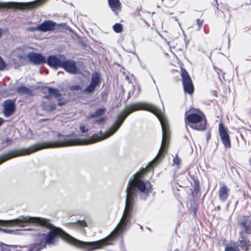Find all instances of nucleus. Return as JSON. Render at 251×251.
<instances>
[{
	"mask_svg": "<svg viewBox=\"0 0 251 251\" xmlns=\"http://www.w3.org/2000/svg\"><path fill=\"white\" fill-rule=\"evenodd\" d=\"M3 122V120L0 118V126L2 124V123Z\"/></svg>",
	"mask_w": 251,
	"mask_h": 251,
	"instance_id": "obj_39",
	"label": "nucleus"
},
{
	"mask_svg": "<svg viewBox=\"0 0 251 251\" xmlns=\"http://www.w3.org/2000/svg\"><path fill=\"white\" fill-rule=\"evenodd\" d=\"M81 87L78 85L73 86L71 87L72 90L79 91L81 90Z\"/></svg>",
	"mask_w": 251,
	"mask_h": 251,
	"instance_id": "obj_31",
	"label": "nucleus"
},
{
	"mask_svg": "<svg viewBox=\"0 0 251 251\" xmlns=\"http://www.w3.org/2000/svg\"><path fill=\"white\" fill-rule=\"evenodd\" d=\"M80 130L82 133H85L88 131V128L84 125H81L79 127Z\"/></svg>",
	"mask_w": 251,
	"mask_h": 251,
	"instance_id": "obj_29",
	"label": "nucleus"
},
{
	"mask_svg": "<svg viewBox=\"0 0 251 251\" xmlns=\"http://www.w3.org/2000/svg\"><path fill=\"white\" fill-rule=\"evenodd\" d=\"M20 222V217L17 219L11 220H0V225L5 226H19Z\"/></svg>",
	"mask_w": 251,
	"mask_h": 251,
	"instance_id": "obj_16",
	"label": "nucleus"
},
{
	"mask_svg": "<svg viewBox=\"0 0 251 251\" xmlns=\"http://www.w3.org/2000/svg\"><path fill=\"white\" fill-rule=\"evenodd\" d=\"M43 109L47 111H53L56 109V105L54 103H50L49 104L44 103L42 105Z\"/></svg>",
	"mask_w": 251,
	"mask_h": 251,
	"instance_id": "obj_21",
	"label": "nucleus"
},
{
	"mask_svg": "<svg viewBox=\"0 0 251 251\" xmlns=\"http://www.w3.org/2000/svg\"><path fill=\"white\" fill-rule=\"evenodd\" d=\"M65 57L64 55H50L46 61L48 65L54 69H57L61 67L63 60H65Z\"/></svg>",
	"mask_w": 251,
	"mask_h": 251,
	"instance_id": "obj_7",
	"label": "nucleus"
},
{
	"mask_svg": "<svg viewBox=\"0 0 251 251\" xmlns=\"http://www.w3.org/2000/svg\"><path fill=\"white\" fill-rule=\"evenodd\" d=\"M219 133L220 139L223 144L226 148L231 147V143L229 135L227 129L224 126L222 123L219 125Z\"/></svg>",
	"mask_w": 251,
	"mask_h": 251,
	"instance_id": "obj_5",
	"label": "nucleus"
},
{
	"mask_svg": "<svg viewBox=\"0 0 251 251\" xmlns=\"http://www.w3.org/2000/svg\"><path fill=\"white\" fill-rule=\"evenodd\" d=\"M209 137H210V134L209 133L208 136H207V138H209Z\"/></svg>",
	"mask_w": 251,
	"mask_h": 251,
	"instance_id": "obj_43",
	"label": "nucleus"
},
{
	"mask_svg": "<svg viewBox=\"0 0 251 251\" xmlns=\"http://www.w3.org/2000/svg\"><path fill=\"white\" fill-rule=\"evenodd\" d=\"M216 2V3H217V6H218V2H217V0H215ZM217 8L218 9V7H217Z\"/></svg>",
	"mask_w": 251,
	"mask_h": 251,
	"instance_id": "obj_41",
	"label": "nucleus"
},
{
	"mask_svg": "<svg viewBox=\"0 0 251 251\" xmlns=\"http://www.w3.org/2000/svg\"><path fill=\"white\" fill-rule=\"evenodd\" d=\"M5 67V64L2 58L0 56V71L3 70Z\"/></svg>",
	"mask_w": 251,
	"mask_h": 251,
	"instance_id": "obj_25",
	"label": "nucleus"
},
{
	"mask_svg": "<svg viewBox=\"0 0 251 251\" xmlns=\"http://www.w3.org/2000/svg\"><path fill=\"white\" fill-rule=\"evenodd\" d=\"M149 171V164L146 168H143L141 172H137L130 178L126 189V206L123 216L111 234L101 240L94 242L80 241L72 236L61 228L54 226L49 219L40 217L21 216L19 226L23 227L27 225H40L48 228L49 231L44 234V246L58 245L59 241V236H61L70 244L81 248L85 251H92L101 249L105 246L112 245L114 240L131 226L133 203L134 198L137 195V189L141 192H144L148 186V184L146 185L140 178L143 177L145 174Z\"/></svg>",
	"mask_w": 251,
	"mask_h": 251,
	"instance_id": "obj_1",
	"label": "nucleus"
},
{
	"mask_svg": "<svg viewBox=\"0 0 251 251\" xmlns=\"http://www.w3.org/2000/svg\"><path fill=\"white\" fill-rule=\"evenodd\" d=\"M199 186L198 185H195L194 186V191L195 192H197L199 190Z\"/></svg>",
	"mask_w": 251,
	"mask_h": 251,
	"instance_id": "obj_35",
	"label": "nucleus"
},
{
	"mask_svg": "<svg viewBox=\"0 0 251 251\" xmlns=\"http://www.w3.org/2000/svg\"><path fill=\"white\" fill-rule=\"evenodd\" d=\"M0 230H2L3 232H9L10 231L8 229H2V228H0Z\"/></svg>",
	"mask_w": 251,
	"mask_h": 251,
	"instance_id": "obj_37",
	"label": "nucleus"
},
{
	"mask_svg": "<svg viewBox=\"0 0 251 251\" xmlns=\"http://www.w3.org/2000/svg\"><path fill=\"white\" fill-rule=\"evenodd\" d=\"M57 24L56 23L50 21L46 20L39 25L40 31L46 32L51 31L55 29Z\"/></svg>",
	"mask_w": 251,
	"mask_h": 251,
	"instance_id": "obj_13",
	"label": "nucleus"
},
{
	"mask_svg": "<svg viewBox=\"0 0 251 251\" xmlns=\"http://www.w3.org/2000/svg\"><path fill=\"white\" fill-rule=\"evenodd\" d=\"M181 76L185 93L192 94L194 91V87L190 76L186 70L181 69Z\"/></svg>",
	"mask_w": 251,
	"mask_h": 251,
	"instance_id": "obj_4",
	"label": "nucleus"
},
{
	"mask_svg": "<svg viewBox=\"0 0 251 251\" xmlns=\"http://www.w3.org/2000/svg\"><path fill=\"white\" fill-rule=\"evenodd\" d=\"M223 78H224V74L223 75Z\"/></svg>",
	"mask_w": 251,
	"mask_h": 251,
	"instance_id": "obj_44",
	"label": "nucleus"
},
{
	"mask_svg": "<svg viewBox=\"0 0 251 251\" xmlns=\"http://www.w3.org/2000/svg\"><path fill=\"white\" fill-rule=\"evenodd\" d=\"M61 68L72 74H75L77 73L78 70L75 62L72 60H63Z\"/></svg>",
	"mask_w": 251,
	"mask_h": 251,
	"instance_id": "obj_11",
	"label": "nucleus"
},
{
	"mask_svg": "<svg viewBox=\"0 0 251 251\" xmlns=\"http://www.w3.org/2000/svg\"><path fill=\"white\" fill-rule=\"evenodd\" d=\"M202 23H203V20H201L199 19L197 20V24L199 25L198 30L200 29Z\"/></svg>",
	"mask_w": 251,
	"mask_h": 251,
	"instance_id": "obj_33",
	"label": "nucleus"
},
{
	"mask_svg": "<svg viewBox=\"0 0 251 251\" xmlns=\"http://www.w3.org/2000/svg\"><path fill=\"white\" fill-rule=\"evenodd\" d=\"M33 134L32 130L30 128H28L27 133H26V137L28 139H31L33 137Z\"/></svg>",
	"mask_w": 251,
	"mask_h": 251,
	"instance_id": "obj_26",
	"label": "nucleus"
},
{
	"mask_svg": "<svg viewBox=\"0 0 251 251\" xmlns=\"http://www.w3.org/2000/svg\"><path fill=\"white\" fill-rule=\"evenodd\" d=\"M46 89L48 91L49 95L44 96L45 98L48 99L50 98V96H54L56 98H59L61 96V94L59 90L57 89L52 88L50 87H47Z\"/></svg>",
	"mask_w": 251,
	"mask_h": 251,
	"instance_id": "obj_17",
	"label": "nucleus"
},
{
	"mask_svg": "<svg viewBox=\"0 0 251 251\" xmlns=\"http://www.w3.org/2000/svg\"><path fill=\"white\" fill-rule=\"evenodd\" d=\"M180 159L178 157L177 155H176L175 158L174 159V162L175 164L178 165L180 162Z\"/></svg>",
	"mask_w": 251,
	"mask_h": 251,
	"instance_id": "obj_30",
	"label": "nucleus"
},
{
	"mask_svg": "<svg viewBox=\"0 0 251 251\" xmlns=\"http://www.w3.org/2000/svg\"><path fill=\"white\" fill-rule=\"evenodd\" d=\"M217 73H218V74L219 75V77H220V73L219 72H218Z\"/></svg>",
	"mask_w": 251,
	"mask_h": 251,
	"instance_id": "obj_42",
	"label": "nucleus"
},
{
	"mask_svg": "<svg viewBox=\"0 0 251 251\" xmlns=\"http://www.w3.org/2000/svg\"><path fill=\"white\" fill-rule=\"evenodd\" d=\"M27 57L35 65H40L46 62L45 57L40 53L30 52L27 54Z\"/></svg>",
	"mask_w": 251,
	"mask_h": 251,
	"instance_id": "obj_12",
	"label": "nucleus"
},
{
	"mask_svg": "<svg viewBox=\"0 0 251 251\" xmlns=\"http://www.w3.org/2000/svg\"><path fill=\"white\" fill-rule=\"evenodd\" d=\"M123 25L120 23H116L113 26L114 31L117 33H121L123 31Z\"/></svg>",
	"mask_w": 251,
	"mask_h": 251,
	"instance_id": "obj_22",
	"label": "nucleus"
},
{
	"mask_svg": "<svg viewBox=\"0 0 251 251\" xmlns=\"http://www.w3.org/2000/svg\"><path fill=\"white\" fill-rule=\"evenodd\" d=\"M173 18L174 19V20L176 21H177L178 23V25H179V26H181V24L180 23L178 22V20H177V18L176 17H173Z\"/></svg>",
	"mask_w": 251,
	"mask_h": 251,
	"instance_id": "obj_38",
	"label": "nucleus"
},
{
	"mask_svg": "<svg viewBox=\"0 0 251 251\" xmlns=\"http://www.w3.org/2000/svg\"><path fill=\"white\" fill-rule=\"evenodd\" d=\"M185 120L188 123V125L192 128L203 130L206 127V120L205 115L202 113H185Z\"/></svg>",
	"mask_w": 251,
	"mask_h": 251,
	"instance_id": "obj_2",
	"label": "nucleus"
},
{
	"mask_svg": "<svg viewBox=\"0 0 251 251\" xmlns=\"http://www.w3.org/2000/svg\"><path fill=\"white\" fill-rule=\"evenodd\" d=\"M230 194V189L225 183H220L218 190V198L221 202H225L228 199Z\"/></svg>",
	"mask_w": 251,
	"mask_h": 251,
	"instance_id": "obj_10",
	"label": "nucleus"
},
{
	"mask_svg": "<svg viewBox=\"0 0 251 251\" xmlns=\"http://www.w3.org/2000/svg\"><path fill=\"white\" fill-rule=\"evenodd\" d=\"M70 226L75 227L77 226L85 227L87 226V224L84 220H79L76 223H71L69 224Z\"/></svg>",
	"mask_w": 251,
	"mask_h": 251,
	"instance_id": "obj_20",
	"label": "nucleus"
},
{
	"mask_svg": "<svg viewBox=\"0 0 251 251\" xmlns=\"http://www.w3.org/2000/svg\"><path fill=\"white\" fill-rule=\"evenodd\" d=\"M58 105L60 106L64 105L65 104V101L63 98H58Z\"/></svg>",
	"mask_w": 251,
	"mask_h": 251,
	"instance_id": "obj_28",
	"label": "nucleus"
},
{
	"mask_svg": "<svg viewBox=\"0 0 251 251\" xmlns=\"http://www.w3.org/2000/svg\"><path fill=\"white\" fill-rule=\"evenodd\" d=\"M7 248V246L5 244H1L0 245V248L1 249V251H5L4 250V248Z\"/></svg>",
	"mask_w": 251,
	"mask_h": 251,
	"instance_id": "obj_34",
	"label": "nucleus"
},
{
	"mask_svg": "<svg viewBox=\"0 0 251 251\" xmlns=\"http://www.w3.org/2000/svg\"><path fill=\"white\" fill-rule=\"evenodd\" d=\"M106 110L104 108H101L97 109L96 111L94 113L90 114L88 117V119L94 118L95 117H98L102 116L105 113Z\"/></svg>",
	"mask_w": 251,
	"mask_h": 251,
	"instance_id": "obj_19",
	"label": "nucleus"
},
{
	"mask_svg": "<svg viewBox=\"0 0 251 251\" xmlns=\"http://www.w3.org/2000/svg\"><path fill=\"white\" fill-rule=\"evenodd\" d=\"M15 100H7L3 103V113L5 117H8L11 116L15 111Z\"/></svg>",
	"mask_w": 251,
	"mask_h": 251,
	"instance_id": "obj_9",
	"label": "nucleus"
},
{
	"mask_svg": "<svg viewBox=\"0 0 251 251\" xmlns=\"http://www.w3.org/2000/svg\"><path fill=\"white\" fill-rule=\"evenodd\" d=\"M105 121V118H101L100 119L96 120L95 121V123H98L99 125H100L102 123H103Z\"/></svg>",
	"mask_w": 251,
	"mask_h": 251,
	"instance_id": "obj_32",
	"label": "nucleus"
},
{
	"mask_svg": "<svg viewBox=\"0 0 251 251\" xmlns=\"http://www.w3.org/2000/svg\"><path fill=\"white\" fill-rule=\"evenodd\" d=\"M6 141L7 143H9V142H11V140H10V139H9V138H7V139H6Z\"/></svg>",
	"mask_w": 251,
	"mask_h": 251,
	"instance_id": "obj_40",
	"label": "nucleus"
},
{
	"mask_svg": "<svg viewBox=\"0 0 251 251\" xmlns=\"http://www.w3.org/2000/svg\"><path fill=\"white\" fill-rule=\"evenodd\" d=\"M100 78L99 74L97 72L93 73L90 84L83 91V92L87 93L93 92L96 87L100 84Z\"/></svg>",
	"mask_w": 251,
	"mask_h": 251,
	"instance_id": "obj_8",
	"label": "nucleus"
},
{
	"mask_svg": "<svg viewBox=\"0 0 251 251\" xmlns=\"http://www.w3.org/2000/svg\"><path fill=\"white\" fill-rule=\"evenodd\" d=\"M225 251H240L238 248L228 246L226 248Z\"/></svg>",
	"mask_w": 251,
	"mask_h": 251,
	"instance_id": "obj_27",
	"label": "nucleus"
},
{
	"mask_svg": "<svg viewBox=\"0 0 251 251\" xmlns=\"http://www.w3.org/2000/svg\"><path fill=\"white\" fill-rule=\"evenodd\" d=\"M239 236L237 242V245L242 250L248 251L251 249V242L248 235L245 234L244 232H239Z\"/></svg>",
	"mask_w": 251,
	"mask_h": 251,
	"instance_id": "obj_6",
	"label": "nucleus"
},
{
	"mask_svg": "<svg viewBox=\"0 0 251 251\" xmlns=\"http://www.w3.org/2000/svg\"><path fill=\"white\" fill-rule=\"evenodd\" d=\"M46 0H36L31 2L22 3L19 2H0V8H8L16 9H24L25 8H35L42 3Z\"/></svg>",
	"mask_w": 251,
	"mask_h": 251,
	"instance_id": "obj_3",
	"label": "nucleus"
},
{
	"mask_svg": "<svg viewBox=\"0 0 251 251\" xmlns=\"http://www.w3.org/2000/svg\"><path fill=\"white\" fill-rule=\"evenodd\" d=\"M27 30L31 32H35L36 31H40L39 25L34 27H29L27 28Z\"/></svg>",
	"mask_w": 251,
	"mask_h": 251,
	"instance_id": "obj_24",
	"label": "nucleus"
},
{
	"mask_svg": "<svg viewBox=\"0 0 251 251\" xmlns=\"http://www.w3.org/2000/svg\"><path fill=\"white\" fill-rule=\"evenodd\" d=\"M29 251H40V248L37 245H31L28 250Z\"/></svg>",
	"mask_w": 251,
	"mask_h": 251,
	"instance_id": "obj_23",
	"label": "nucleus"
},
{
	"mask_svg": "<svg viewBox=\"0 0 251 251\" xmlns=\"http://www.w3.org/2000/svg\"><path fill=\"white\" fill-rule=\"evenodd\" d=\"M109 7L117 15L121 10V3L119 0H107Z\"/></svg>",
	"mask_w": 251,
	"mask_h": 251,
	"instance_id": "obj_15",
	"label": "nucleus"
},
{
	"mask_svg": "<svg viewBox=\"0 0 251 251\" xmlns=\"http://www.w3.org/2000/svg\"><path fill=\"white\" fill-rule=\"evenodd\" d=\"M3 33V30L2 29L0 28V38L2 37Z\"/></svg>",
	"mask_w": 251,
	"mask_h": 251,
	"instance_id": "obj_36",
	"label": "nucleus"
},
{
	"mask_svg": "<svg viewBox=\"0 0 251 251\" xmlns=\"http://www.w3.org/2000/svg\"><path fill=\"white\" fill-rule=\"evenodd\" d=\"M16 92L22 95L25 94L28 96H31L32 95V91L24 86L18 87L16 89Z\"/></svg>",
	"mask_w": 251,
	"mask_h": 251,
	"instance_id": "obj_18",
	"label": "nucleus"
},
{
	"mask_svg": "<svg viewBox=\"0 0 251 251\" xmlns=\"http://www.w3.org/2000/svg\"><path fill=\"white\" fill-rule=\"evenodd\" d=\"M240 224L243 228L240 232H244L246 235L251 234V222L248 217L243 216V218L240 219Z\"/></svg>",
	"mask_w": 251,
	"mask_h": 251,
	"instance_id": "obj_14",
	"label": "nucleus"
}]
</instances>
